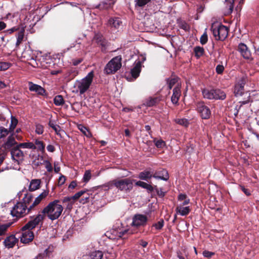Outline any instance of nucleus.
Masks as SVG:
<instances>
[{
  "label": "nucleus",
  "instance_id": "obj_1",
  "mask_svg": "<svg viewBox=\"0 0 259 259\" xmlns=\"http://www.w3.org/2000/svg\"><path fill=\"white\" fill-rule=\"evenodd\" d=\"M48 194L49 191L45 190L35 199L34 201L29 206L25 205L22 202H17L11 210V214L12 216L16 217V218L24 217L39 204L48 196Z\"/></svg>",
  "mask_w": 259,
  "mask_h": 259
},
{
  "label": "nucleus",
  "instance_id": "obj_2",
  "mask_svg": "<svg viewBox=\"0 0 259 259\" xmlns=\"http://www.w3.org/2000/svg\"><path fill=\"white\" fill-rule=\"evenodd\" d=\"M63 209V206L60 204V201L56 199L49 203L41 211V214L37 215H40L42 217L41 222L44 220L45 217H47L51 221H54L61 216Z\"/></svg>",
  "mask_w": 259,
  "mask_h": 259
},
{
  "label": "nucleus",
  "instance_id": "obj_3",
  "mask_svg": "<svg viewBox=\"0 0 259 259\" xmlns=\"http://www.w3.org/2000/svg\"><path fill=\"white\" fill-rule=\"evenodd\" d=\"M41 219L40 215H36L34 219L29 221L21 228V232L17 234V235H20L18 238L21 243L27 244L33 240L34 234L31 230L41 222Z\"/></svg>",
  "mask_w": 259,
  "mask_h": 259
},
{
  "label": "nucleus",
  "instance_id": "obj_4",
  "mask_svg": "<svg viewBox=\"0 0 259 259\" xmlns=\"http://www.w3.org/2000/svg\"><path fill=\"white\" fill-rule=\"evenodd\" d=\"M247 81L248 79L247 76H243L236 81L234 85V94L236 97L241 96L243 94L247 95L246 98H245L243 101H240L238 102L240 104L238 109H240L243 105L252 102L250 94L248 92L246 93L244 92V85Z\"/></svg>",
  "mask_w": 259,
  "mask_h": 259
},
{
  "label": "nucleus",
  "instance_id": "obj_5",
  "mask_svg": "<svg viewBox=\"0 0 259 259\" xmlns=\"http://www.w3.org/2000/svg\"><path fill=\"white\" fill-rule=\"evenodd\" d=\"M210 30L217 40L224 41L228 36V28L222 24L212 23Z\"/></svg>",
  "mask_w": 259,
  "mask_h": 259
},
{
  "label": "nucleus",
  "instance_id": "obj_6",
  "mask_svg": "<svg viewBox=\"0 0 259 259\" xmlns=\"http://www.w3.org/2000/svg\"><path fill=\"white\" fill-rule=\"evenodd\" d=\"M203 97L208 100H224L226 98V94L220 89H204L202 91Z\"/></svg>",
  "mask_w": 259,
  "mask_h": 259
},
{
  "label": "nucleus",
  "instance_id": "obj_7",
  "mask_svg": "<svg viewBox=\"0 0 259 259\" xmlns=\"http://www.w3.org/2000/svg\"><path fill=\"white\" fill-rule=\"evenodd\" d=\"M121 56H117L113 58L105 66L104 71L107 74H112L116 73L121 67Z\"/></svg>",
  "mask_w": 259,
  "mask_h": 259
},
{
  "label": "nucleus",
  "instance_id": "obj_8",
  "mask_svg": "<svg viewBox=\"0 0 259 259\" xmlns=\"http://www.w3.org/2000/svg\"><path fill=\"white\" fill-rule=\"evenodd\" d=\"M94 76V71H92L81 80L76 81V86L79 90L80 94H84L90 88Z\"/></svg>",
  "mask_w": 259,
  "mask_h": 259
},
{
  "label": "nucleus",
  "instance_id": "obj_9",
  "mask_svg": "<svg viewBox=\"0 0 259 259\" xmlns=\"http://www.w3.org/2000/svg\"><path fill=\"white\" fill-rule=\"evenodd\" d=\"M148 172L147 171V192L151 194V198H156V195L160 198L164 197L166 192H163L162 188L158 189L156 185H154L151 181L148 180Z\"/></svg>",
  "mask_w": 259,
  "mask_h": 259
},
{
  "label": "nucleus",
  "instance_id": "obj_10",
  "mask_svg": "<svg viewBox=\"0 0 259 259\" xmlns=\"http://www.w3.org/2000/svg\"><path fill=\"white\" fill-rule=\"evenodd\" d=\"M135 180L130 178L120 180H114V186L121 191H128L132 189Z\"/></svg>",
  "mask_w": 259,
  "mask_h": 259
},
{
  "label": "nucleus",
  "instance_id": "obj_11",
  "mask_svg": "<svg viewBox=\"0 0 259 259\" xmlns=\"http://www.w3.org/2000/svg\"><path fill=\"white\" fill-rule=\"evenodd\" d=\"M142 64L140 61H136L133 68L129 73L126 72L125 77L129 81H134L139 76L141 71Z\"/></svg>",
  "mask_w": 259,
  "mask_h": 259
},
{
  "label": "nucleus",
  "instance_id": "obj_12",
  "mask_svg": "<svg viewBox=\"0 0 259 259\" xmlns=\"http://www.w3.org/2000/svg\"><path fill=\"white\" fill-rule=\"evenodd\" d=\"M197 110L202 119H207L210 118L211 111L203 102H199L196 105Z\"/></svg>",
  "mask_w": 259,
  "mask_h": 259
},
{
  "label": "nucleus",
  "instance_id": "obj_13",
  "mask_svg": "<svg viewBox=\"0 0 259 259\" xmlns=\"http://www.w3.org/2000/svg\"><path fill=\"white\" fill-rule=\"evenodd\" d=\"M147 171H148L149 175L148 178L149 181H151V179L152 177H153L156 179H160L164 181H167L169 179V175L168 171L164 169L161 170L162 176H158L157 171L151 167L147 168Z\"/></svg>",
  "mask_w": 259,
  "mask_h": 259
},
{
  "label": "nucleus",
  "instance_id": "obj_14",
  "mask_svg": "<svg viewBox=\"0 0 259 259\" xmlns=\"http://www.w3.org/2000/svg\"><path fill=\"white\" fill-rule=\"evenodd\" d=\"M237 51L244 59L251 61L253 60V58L251 57V53L245 44L242 42L240 43L238 46Z\"/></svg>",
  "mask_w": 259,
  "mask_h": 259
},
{
  "label": "nucleus",
  "instance_id": "obj_15",
  "mask_svg": "<svg viewBox=\"0 0 259 259\" xmlns=\"http://www.w3.org/2000/svg\"><path fill=\"white\" fill-rule=\"evenodd\" d=\"M146 222V216L142 214L135 215L133 219L132 226L136 227H140Z\"/></svg>",
  "mask_w": 259,
  "mask_h": 259
},
{
  "label": "nucleus",
  "instance_id": "obj_16",
  "mask_svg": "<svg viewBox=\"0 0 259 259\" xmlns=\"http://www.w3.org/2000/svg\"><path fill=\"white\" fill-rule=\"evenodd\" d=\"M108 25L111 28L118 29L122 25V21L119 18L112 17L109 19Z\"/></svg>",
  "mask_w": 259,
  "mask_h": 259
},
{
  "label": "nucleus",
  "instance_id": "obj_17",
  "mask_svg": "<svg viewBox=\"0 0 259 259\" xmlns=\"http://www.w3.org/2000/svg\"><path fill=\"white\" fill-rule=\"evenodd\" d=\"M181 95L180 88L178 86L176 87L173 89V93L171 97V101L174 104H177Z\"/></svg>",
  "mask_w": 259,
  "mask_h": 259
},
{
  "label": "nucleus",
  "instance_id": "obj_18",
  "mask_svg": "<svg viewBox=\"0 0 259 259\" xmlns=\"http://www.w3.org/2000/svg\"><path fill=\"white\" fill-rule=\"evenodd\" d=\"M29 89L30 91L35 92L40 95H43L45 93V90L43 88L31 82H29Z\"/></svg>",
  "mask_w": 259,
  "mask_h": 259
},
{
  "label": "nucleus",
  "instance_id": "obj_19",
  "mask_svg": "<svg viewBox=\"0 0 259 259\" xmlns=\"http://www.w3.org/2000/svg\"><path fill=\"white\" fill-rule=\"evenodd\" d=\"M11 155L13 159L16 161L22 160L24 156L23 152L18 148H14L11 151Z\"/></svg>",
  "mask_w": 259,
  "mask_h": 259
},
{
  "label": "nucleus",
  "instance_id": "obj_20",
  "mask_svg": "<svg viewBox=\"0 0 259 259\" xmlns=\"http://www.w3.org/2000/svg\"><path fill=\"white\" fill-rule=\"evenodd\" d=\"M18 242V239L15 235H11L8 237L5 240V245L8 248L13 247Z\"/></svg>",
  "mask_w": 259,
  "mask_h": 259
},
{
  "label": "nucleus",
  "instance_id": "obj_21",
  "mask_svg": "<svg viewBox=\"0 0 259 259\" xmlns=\"http://www.w3.org/2000/svg\"><path fill=\"white\" fill-rule=\"evenodd\" d=\"M161 100V97L156 96V97H150L147 100V107H152L156 106Z\"/></svg>",
  "mask_w": 259,
  "mask_h": 259
},
{
  "label": "nucleus",
  "instance_id": "obj_22",
  "mask_svg": "<svg viewBox=\"0 0 259 259\" xmlns=\"http://www.w3.org/2000/svg\"><path fill=\"white\" fill-rule=\"evenodd\" d=\"M151 128L149 125H147V132H148L151 137L153 139V142L154 143V145L156 146L158 148H161L165 145V142L162 140L156 141V138H153L151 134Z\"/></svg>",
  "mask_w": 259,
  "mask_h": 259
},
{
  "label": "nucleus",
  "instance_id": "obj_23",
  "mask_svg": "<svg viewBox=\"0 0 259 259\" xmlns=\"http://www.w3.org/2000/svg\"><path fill=\"white\" fill-rule=\"evenodd\" d=\"M191 211L189 206L183 207L182 206H178L176 208L177 213H180L181 215L184 216L188 215Z\"/></svg>",
  "mask_w": 259,
  "mask_h": 259
},
{
  "label": "nucleus",
  "instance_id": "obj_24",
  "mask_svg": "<svg viewBox=\"0 0 259 259\" xmlns=\"http://www.w3.org/2000/svg\"><path fill=\"white\" fill-rule=\"evenodd\" d=\"M16 144L17 142L15 141V138L12 136H9L7 141L5 143V148L6 149H9Z\"/></svg>",
  "mask_w": 259,
  "mask_h": 259
},
{
  "label": "nucleus",
  "instance_id": "obj_25",
  "mask_svg": "<svg viewBox=\"0 0 259 259\" xmlns=\"http://www.w3.org/2000/svg\"><path fill=\"white\" fill-rule=\"evenodd\" d=\"M40 182L39 180H33L30 182L29 189L30 191H35L39 188Z\"/></svg>",
  "mask_w": 259,
  "mask_h": 259
},
{
  "label": "nucleus",
  "instance_id": "obj_26",
  "mask_svg": "<svg viewBox=\"0 0 259 259\" xmlns=\"http://www.w3.org/2000/svg\"><path fill=\"white\" fill-rule=\"evenodd\" d=\"M178 79L179 78L176 76L167 78L165 79L169 90H171L172 89V87L178 82Z\"/></svg>",
  "mask_w": 259,
  "mask_h": 259
},
{
  "label": "nucleus",
  "instance_id": "obj_27",
  "mask_svg": "<svg viewBox=\"0 0 259 259\" xmlns=\"http://www.w3.org/2000/svg\"><path fill=\"white\" fill-rule=\"evenodd\" d=\"M24 31L25 30L24 28H22L18 33L17 35V41L16 43V46L17 47H19V45L22 42L24 36Z\"/></svg>",
  "mask_w": 259,
  "mask_h": 259
},
{
  "label": "nucleus",
  "instance_id": "obj_28",
  "mask_svg": "<svg viewBox=\"0 0 259 259\" xmlns=\"http://www.w3.org/2000/svg\"><path fill=\"white\" fill-rule=\"evenodd\" d=\"M103 256V253L101 251H95L90 253L89 259H101Z\"/></svg>",
  "mask_w": 259,
  "mask_h": 259
},
{
  "label": "nucleus",
  "instance_id": "obj_29",
  "mask_svg": "<svg viewBox=\"0 0 259 259\" xmlns=\"http://www.w3.org/2000/svg\"><path fill=\"white\" fill-rule=\"evenodd\" d=\"M194 52L195 53V57L197 58H199L203 55L204 53V50L203 47L197 46L194 48Z\"/></svg>",
  "mask_w": 259,
  "mask_h": 259
},
{
  "label": "nucleus",
  "instance_id": "obj_30",
  "mask_svg": "<svg viewBox=\"0 0 259 259\" xmlns=\"http://www.w3.org/2000/svg\"><path fill=\"white\" fill-rule=\"evenodd\" d=\"M114 186V180L109 181L104 185L98 186V188H101L104 191H108L110 189H112V187Z\"/></svg>",
  "mask_w": 259,
  "mask_h": 259
},
{
  "label": "nucleus",
  "instance_id": "obj_31",
  "mask_svg": "<svg viewBox=\"0 0 259 259\" xmlns=\"http://www.w3.org/2000/svg\"><path fill=\"white\" fill-rule=\"evenodd\" d=\"M33 198V196L31 193H26L25 194V196L22 199L23 203H24L25 205L28 206V205L32 201Z\"/></svg>",
  "mask_w": 259,
  "mask_h": 259
},
{
  "label": "nucleus",
  "instance_id": "obj_32",
  "mask_svg": "<svg viewBox=\"0 0 259 259\" xmlns=\"http://www.w3.org/2000/svg\"><path fill=\"white\" fill-rule=\"evenodd\" d=\"M36 147V149L42 152L45 151V145L44 142L38 140H35L34 144Z\"/></svg>",
  "mask_w": 259,
  "mask_h": 259
},
{
  "label": "nucleus",
  "instance_id": "obj_33",
  "mask_svg": "<svg viewBox=\"0 0 259 259\" xmlns=\"http://www.w3.org/2000/svg\"><path fill=\"white\" fill-rule=\"evenodd\" d=\"M94 38L96 40V42L98 43V44L103 47L106 46V41L104 40L102 35L100 34H97L95 35Z\"/></svg>",
  "mask_w": 259,
  "mask_h": 259
},
{
  "label": "nucleus",
  "instance_id": "obj_34",
  "mask_svg": "<svg viewBox=\"0 0 259 259\" xmlns=\"http://www.w3.org/2000/svg\"><path fill=\"white\" fill-rule=\"evenodd\" d=\"M54 103L56 106L62 105L64 103L63 97L61 95L56 96L54 99Z\"/></svg>",
  "mask_w": 259,
  "mask_h": 259
},
{
  "label": "nucleus",
  "instance_id": "obj_35",
  "mask_svg": "<svg viewBox=\"0 0 259 259\" xmlns=\"http://www.w3.org/2000/svg\"><path fill=\"white\" fill-rule=\"evenodd\" d=\"M78 129L87 137H90L91 136V133L89 131L86 127L82 124L78 125Z\"/></svg>",
  "mask_w": 259,
  "mask_h": 259
},
{
  "label": "nucleus",
  "instance_id": "obj_36",
  "mask_svg": "<svg viewBox=\"0 0 259 259\" xmlns=\"http://www.w3.org/2000/svg\"><path fill=\"white\" fill-rule=\"evenodd\" d=\"M10 225V223H7L0 225V236L4 235L6 233Z\"/></svg>",
  "mask_w": 259,
  "mask_h": 259
},
{
  "label": "nucleus",
  "instance_id": "obj_37",
  "mask_svg": "<svg viewBox=\"0 0 259 259\" xmlns=\"http://www.w3.org/2000/svg\"><path fill=\"white\" fill-rule=\"evenodd\" d=\"M18 147L26 148H29V149H36V147H35V145L33 143H31V142L21 143L19 145Z\"/></svg>",
  "mask_w": 259,
  "mask_h": 259
},
{
  "label": "nucleus",
  "instance_id": "obj_38",
  "mask_svg": "<svg viewBox=\"0 0 259 259\" xmlns=\"http://www.w3.org/2000/svg\"><path fill=\"white\" fill-rule=\"evenodd\" d=\"M18 123V120L14 116H11L10 131H13Z\"/></svg>",
  "mask_w": 259,
  "mask_h": 259
},
{
  "label": "nucleus",
  "instance_id": "obj_39",
  "mask_svg": "<svg viewBox=\"0 0 259 259\" xmlns=\"http://www.w3.org/2000/svg\"><path fill=\"white\" fill-rule=\"evenodd\" d=\"M92 174L90 170H87L85 171L83 177V181L84 182L87 183L91 179Z\"/></svg>",
  "mask_w": 259,
  "mask_h": 259
},
{
  "label": "nucleus",
  "instance_id": "obj_40",
  "mask_svg": "<svg viewBox=\"0 0 259 259\" xmlns=\"http://www.w3.org/2000/svg\"><path fill=\"white\" fill-rule=\"evenodd\" d=\"M44 131V127L43 125L39 123L35 124V133L38 135H41Z\"/></svg>",
  "mask_w": 259,
  "mask_h": 259
},
{
  "label": "nucleus",
  "instance_id": "obj_41",
  "mask_svg": "<svg viewBox=\"0 0 259 259\" xmlns=\"http://www.w3.org/2000/svg\"><path fill=\"white\" fill-rule=\"evenodd\" d=\"M49 125L55 131L57 134H59V132L60 131V127L59 125L55 124L54 122L51 121H49Z\"/></svg>",
  "mask_w": 259,
  "mask_h": 259
},
{
  "label": "nucleus",
  "instance_id": "obj_42",
  "mask_svg": "<svg viewBox=\"0 0 259 259\" xmlns=\"http://www.w3.org/2000/svg\"><path fill=\"white\" fill-rule=\"evenodd\" d=\"M11 66V64L8 62H0V71H4Z\"/></svg>",
  "mask_w": 259,
  "mask_h": 259
},
{
  "label": "nucleus",
  "instance_id": "obj_43",
  "mask_svg": "<svg viewBox=\"0 0 259 259\" xmlns=\"http://www.w3.org/2000/svg\"><path fill=\"white\" fill-rule=\"evenodd\" d=\"M42 164H45V167L48 172H52L53 171L52 164L48 160H43Z\"/></svg>",
  "mask_w": 259,
  "mask_h": 259
},
{
  "label": "nucleus",
  "instance_id": "obj_44",
  "mask_svg": "<svg viewBox=\"0 0 259 259\" xmlns=\"http://www.w3.org/2000/svg\"><path fill=\"white\" fill-rule=\"evenodd\" d=\"M9 131L8 129L0 126V138H2L7 136L9 134Z\"/></svg>",
  "mask_w": 259,
  "mask_h": 259
},
{
  "label": "nucleus",
  "instance_id": "obj_45",
  "mask_svg": "<svg viewBox=\"0 0 259 259\" xmlns=\"http://www.w3.org/2000/svg\"><path fill=\"white\" fill-rule=\"evenodd\" d=\"M43 157L42 156H40V158L39 156H38L37 159H35L32 161V164L35 167H37L39 166L40 165L42 164V162H41V161H43Z\"/></svg>",
  "mask_w": 259,
  "mask_h": 259
},
{
  "label": "nucleus",
  "instance_id": "obj_46",
  "mask_svg": "<svg viewBox=\"0 0 259 259\" xmlns=\"http://www.w3.org/2000/svg\"><path fill=\"white\" fill-rule=\"evenodd\" d=\"M177 123L186 127H187L189 124L188 120L185 118L178 119L177 120Z\"/></svg>",
  "mask_w": 259,
  "mask_h": 259
},
{
  "label": "nucleus",
  "instance_id": "obj_47",
  "mask_svg": "<svg viewBox=\"0 0 259 259\" xmlns=\"http://www.w3.org/2000/svg\"><path fill=\"white\" fill-rule=\"evenodd\" d=\"M179 27L185 31H189L190 30L189 25L185 21L181 22L179 24Z\"/></svg>",
  "mask_w": 259,
  "mask_h": 259
},
{
  "label": "nucleus",
  "instance_id": "obj_48",
  "mask_svg": "<svg viewBox=\"0 0 259 259\" xmlns=\"http://www.w3.org/2000/svg\"><path fill=\"white\" fill-rule=\"evenodd\" d=\"M208 40V37L206 32H204L201 36L200 39V43L204 45L206 44Z\"/></svg>",
  "mask_w": 259,
  "mask_h": 259
},
{
  "label": "nucleus",
  "instance_id": "obj_49",
  "mask_svg": "<svg viewBox=\"0 0 259 259\" xmlns=\"http://www.w3.org/2000/svg\"><path fill=\"white\" fill-rule=\"evenodd\" d=\"M163 224H164V221L162 219H161L159 222H158L157 223L153 224V226L155 227V228L157 230H160L163 227Z\"/></svg>",
  "mask_w": 259,
  "mask_h": 259
},
{
  "label": "nucleus",
  "instance_id": "obj_50",
  "mask_svg": "<svg viewBox=\"0 0 259 259\" xmlns=\"http://www.w3.org/2000/svg\"><path fill=\"white\" fill-rule=\"evenodd\" d=\"M135 7H142L146 5V0H135Z\"/></svg>",
  "mask_w": 259,
  "mask_h": 259
},
{
  "label": "nucleus",
  "instance_id": "obj_51",
  "mask_svg": "<svg viewBox=\"0 0 259 259\" xmlns=\"http://www.w3.org/2000/svg\"><path fill=\"white\" fill-rule=\"evenodd\" d=\"M216 72L218 74H222L224 71V67L223 65H218L215 68Z\"/></svg>",
  "mask_w": 259,
  "mask_h": 259
},
{
  "label": "nucleus",
  "instance_id": "obj_52",
  "mask_svg": "<svg viewBox=\"0 0 259 259\" xmlns=\"http://www.w3.org/2000/svg\"><path fill=\"white\" fill-rule=\"evenodd\" d=\"M155 215V212L154 209H152L150 210L149 212H147V221L148 220V219L152 220L153 219Z\"/></svg>",
  "mask_w": 259,
  "mask_h": 259
},
{
  "label": "nucleus",
  "instance_id": "obj_53",
  "mask_svg": "<svg viewBox=\"0 0 259 259\" xmlns=\"http://www.w3.org/2000/svg\"><path fill=\"white\" fill-rule=\"evenodd\" d=\"M203 255L207 258H210L214 255V252H211L208 250H204L202 252Z\"/></svg>",
  "mask_w": 259,
  "mask_h": 259
},
{
  "label": "nucleus",
  "instance_id": "obj_54",
  "mask_svg": "<svg viewBox=\"0 0 259 259\" xmlns=\"http://www.w3.org/2000/svg\"><path fill=\"white\" fill-rule=\"evenodd\" d=\"M49 252V249H46L42 253H39L37 256L36 259H44L45 257L47 256Z\"/></svg>",
  "mask_w": 259,
  "mask_h": 259
},
{
  "label": "nucleus",
  "instance_id": "obj_55",
  "mask_svg": "<svg viewBox=\"0 0 259 259\" xmlns=\"http://www.w3.org/2000/svg\"><path fill=\"white\" fill-rule=\"evenodd\" d=\"M85 193L84 191H80L76 194H74L72 196V198H73V200H75L78 199L79 197H80L84 193Z\"/></svg>",
  "mask_w": 259,
  "mask_h": 259
},
{
  "label": "nucleus",
  "instance_id": "obj_56",
  "mask_svg": "<svg viewBox=\"0 0 259 259\" xmlns=\"http://www.w3.org/2000/svg\"><path fill=\"white\" fill-rule=\"evenodd\" d=\"M126 234H133V232L130 229H126V230H124L123 231H121V232H119V237H122Z\"/></svg>",
  "mask_w": 259,
  "mask_h": 259
},
{
  "label": "nucleus",
  "instance_id": "obj_57",
  "mask_svg": "<svg viewBox=\"0 0 259 259\" xmlns=\"http://www.w3.org/2000/svg\"><path fill=\"white\" fill-rule=\"evenodd\" d=\"M239 188L244 193V194L246 196H250L251 195L249 189H246L244 187V186L242 185H239Z\"/></svg>",
  "mask_w": 259,
  "mask_h": 259
},
{
  "label": "nucleus",
  "instance_id": "obj_58",
  "mask_svg": "<svg viewBox=\"0 0 259 259\" xmlns=\"http://www.w3.org/2000/svg\"><path fill=\"white\" fill-rule=\"evenodd\" d=\"M66 181V178L65 176L61 175L59 179H58V185H63Z\"/></svg>",
  "mask_w": 259,
  "mask_h": 259
},
{
  "label": "nucleus",
  "instance_id": "obj_59",
  "mask_svg": "<svg viewBox=\"0 0 259 259\" xmlns=\"http://www.w3.org/2000/svg\"><path fill=\"white\" fill-rule=\"evenodd\" d=\"M72 200H73V198H72V197H65L62 200V202L63 203H65V202L69 203L71 201H72Z\"/></svg>",
  "mask_w": 259,
  "mask_h": 259
},
{
  "label": "nucleus",
  "instance_id": "obj_60",
  "mask_svg": "<svg viewBox=\"0 0 259 259\" xmlns=\"http://www.w3.org/2000/svg\"><path fill=\"white\" fill-rule=\"evenodd\" d=\"M187 198V195H186L185 194H180L178 196V200L179 201L184 200Z\"/></svg>",
  "mask_w": 259,
  "mask_h": 259
},
{
  "label": "nucleus",
  "instance_id": "obj_61",
  "mask_svg": "<svg viewBox=\"0 0 259 259\" xmlns=\"http://www.w3.org/2000/svg\"><path fill=\"white\" fill-rule=\"evenodd\" d=\"M137 186L141 187L143 188H146V183L142 181H138L136 182Z\"/></svg>",
  "mask_w": 259,
  "mask_h": 259
},
{
  "label": "nucleus",
  "instance_id": "obj_62",
  "mask_svg": "<svg viewBox=\"0 0 259 259\" xmlns=\"http://www.w3.org/2000/svg\"><path fill=\"white\" fill-rule=\"evenodd\" d=\"M47 150L50 152H53L55 151V148L52 145H49L47 147Z\"/></svg>",
  "mask_w": 259,
  "mask_h": 259
},
{
  "label": "nucleus",
  "instance_id": "obj_63",
  "mask_svg": "<svg viewBox=\"0 0 259 259\" xmlns=\"http://www.w3.org/2000/svg\"><path fill=\"white\" fill-rule=\"evenodd\" d=\"M76 186H77L76 182L75 181H73L70 183V185H69L68 188L72 189L75 188Z\"/></svg>",
  "mask_w": 259,
  "mask_h": 259
},
{
  "label": "nucleus",
  "instance_id": "obj_64",
  "mask_svg": "<svg viewBox=\"0 0 259 259\" xmlns=\"http://www.w3.org/2000/svg\"><path fill=\"white\" fill-rule=\"evenodd\" d=\"M139 178L142 180H146V172L143 171L139 174Z\"/></svg>",
  "mask_w": 259,
  "mask_h": 259
}]
</instances>
